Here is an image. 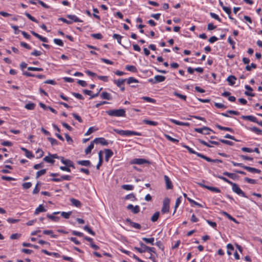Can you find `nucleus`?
Wrapping results in <instances>:
<instances>
[{
	"mask_svg": "<svg viewBox=\"0 0 262 262\" xmlns=\"http://www.w3.org/2000/svg\"><path fill=\"white\" fill-rule=\"evenodd\" d=\"M106 113L110 116L115 117H125V110L124 108L118 110H110L107 111Z\"/></svg>",
	"mask_w": 262,
	"mask_h": 262,
	"instance_id": "f257e3e1",
	"label": "nucleus"
},
{
	"mask_svg": "<svg viewBox=\"0 0 262 262\" xmlns=\"http://www.w3.org/2000/svg\"><path fill=\"white\" fill-rule=\"evenodd\" d=\"M140 245L142 248L135 247L134 249L140 253H144L146 251L153 253L156 252L155 248L154 247H148L143 243H140Z\"/></svg>",
	"mask_w": 262,
	"mask_h": 262,
	"instance_id": "f03ea898",
	"label": "nucleus"
},
{
	"mask_svg": "<svg viewBox=\"0 0 262 262\" xmlns=\"http://www.w3.org/2000/svg\"><path fill=\"white\" fill-rule=\"evenodd\" d=\"M114 131L120 135H125V136H130V135H136V136H141L142 134L141 133L132 131V130H119L117 129H114Z\"/></svg>",
	"mask_w": 262,
	"mask_h": 262,
	"instance_id": "7ed1b4c3",
	"label": "nucleus"
},
{
	"mask_svg": "<svg viewBox=\"0 0 262 262\" xmlns=\"http://www.w3.org/2000/svg\"><path fill=\"white\" fill-rule=\"evenodd\" d=\"M170 200L168 198H165L163 202V207L161 209L162 213H165L169 212Z\"/></svg>",
	"mask_w": 262,
	"mask_h": 262,
	"instance_id": "20e7f679",
	"label": "nucleus"
},
{
	"mask_svg": "<svg viewBox=\"0 0 262 262\" xmlns=\"http://www.w3.org/2000/svg\"><path fill=\"white\" fill-rule=\"evenodd\" d=\"M232 190L235 192L236 193H237V194L238 195H242V196L243 197H245V198H247V196L246 195V194L245 193V192H244L241 189V188L238 187V186L237 185V184H236V183H233L232 184Z\"/></svg>",
	"mask_w": 262,
	"mask_h": 262,
	"instance_id": "39448f33",
	"label": "nucleus"
},
{
	"mask_svg": "<svg viewBox=\"0 0 262 262\" xmlns=\"http://www.w3.org/2000/svg\"><path fill=\"white\" fill-rule=\"evenodd\" d=\"M60 159L61 160V162L66 165L68 167H72L73 168H75V166L74 165L73 162L71 161L70 160L68 159H64V157H60Z\"/></svg>",
	"mask_w": 262,
	"mask_h": 262,
	"instance_id": "423d86ee",
	"label": "nucleus"
},
{
	"mask_svg": "<svg viewBox=\"0 0 262 262\" xmlns=\"http://www.w3.org/2000/svg\"><path fill=\"white\" fill-rule=\"evenodd\" d=\"M132 164L141 165L145 163L150 164V162L144 159H134L132 161Z\"/></svg>",
	"mask_w": 262,
	"mask_h": 262,
	"instance_id": "0eeeda50",
	"label": "nucleus"
},
{
	"mask_svg": "<svg viewBox=\"0 0 262 262\" xmlns=\"http://www.w3.org/2000/svg\"><path fill=\"white\" fill-rule=\"evenodd\" d=\"M164 178L165 181L166 188L167 189H172L173 185L169 178L167 176L165 175Z\"/></svg>",
	"mask_w": 262,
	"mask_h": 262,
	"instance_id": "6e6552de",
	"label": "nucleus"
},
{
	"mask_svg": "<svg viewBox=\"0 0 262 262\" xmlns=\"http://www.w3.org/2000/svg\"><path fill=\"white\" fill-rule=\"evenodd\" d=\"M127 209L128 210H131L135 214H137L140 212V207L137 205L134 206L133 205L129 204L127 206Z\"/></svg>",
	"mask_w": 262,
	"mask_h": 262,
	"instance_id": "1a4fd4ad",
	"label": "nucleus"
},
{
	"mask_svg": "<svg viewBox=\"0 0 262 262\" xmlns=\"http://www.w3.org/2000/svg\"><path fill=\"white\" fill-rule=\"evenodd\" d=\"M93 142L95 143H100L103 145H107L108 142L107 141L103 138H97L94 139Z\"/></svg>",
	"mask_w": 262,
	"mask_h": 262,
	"instance_id": "9d476101",
	"label": "nucleus"
},
{
	"mask_svg": "<svg viewBox=\"0 0 262 262\" xmlns=\"http://www.w3.org/2000/svg\"><path fill=\"white\" fill-rule=\"evenodd\" d=\"M104 152L105 154V160L106 162H108L109 159L113 155V152L110 149H105Z\"/></svg>",
	"mask_w": 262,
	"mask_h": 262,
	"instance_id": "9b49d317",
	"label": "nucleus"
},
{
	"mask_svg": "<svg viewBox=\"0 0 262 262\" xmlns=\"http://www.w3.org/2000/svg\"><path fill=\"white\" fill-rule=\"evenodd\" d=\"M244 169L248 170V171H249L250 172L257 173H260L261 172V170L259 169H256L255 168H253V167H251L249 166H245V167H244Z\"/></svg>",
	"mask_w": 262,
	"mask_h": 262,
	"instance_id": "f8f14e48",
	"label": "nucleus"
},
{
	"mask_svg": "<svg viewBox=\"0 0 262 262\" xmlns=\"http://www.w3.org/2000/svg\"><path fill=\"white\" fill-rule=\"evenodd\" d=\"M194 130L198 133L203 134L204 133V131H211L212 132V130L210 128L204 126L202 128H194Z\"/></svg>",
	"mask_w": 262,
	"mask_h": 262,
	"instance_id": "ddd939ff",
	"label": "nucleus"
},
{
	"mask_svg": "<svg viewBox=\"0 0 262 262\" xmlns=\"http://www.w3.org/2000/svg\"><path fill=\"white\" fill-rule=\"evenodd\" d=\"M242 118L245 120H248L253 122H258V120L256 118L253 116H242Z\"/></svg>",
	"mask_w": 262,
	"mask_h": 262,
	"instance_id": "4468645a",
	"label": "nucleus"
},
{
	"mask_svg": "<svg viewBox=\"0 0 262 262\" xmlns=\"http://www.w3.org/2000/svg\"><path fill=\"white\" fill-rule=\"evenodd\" d=\"M236 80V78L233 75L229 76L227 79V81L228 82L229 84L231 85H233L235 84V81Z\"/></svg>",
	"mask_w": 262,
	"mask_h": 262,
	"instance_id": "2eb2a0df",
	"label": "nucleus"
},
{
	"mask_svg": "<svg viewBox=\"0 0 262 262\" xmlns=\"http://www.w3.org/2000/svg\"><path fill=\"white\" fill-rule=\"evenodd\" d=\"M165 77L162 75H156L155 76L154 82L156 83L163 82L165 80Z\"/></svg>",
	"mask_w": 262,
	"mask_h": 262,
	"instance_id": "dca6fc26",
	"label": "nucleus"
},
{
	"mask_svg": "<svg viewBox=\"0 0 262 262\" xmlns=\"http://www.w3.org/2000/svg\"><path fill=\"white\" fill-rule=\"evenodd\" d=\"M77 163L79 165L85 166H90L91 165V163L89 160L78 161Z\"/></svg>",
	"mask_w": 262,
	"mask_h": 262,
	"instance_id": "f3484780",
	"label": "nucleus"
},
{
	"mask_svg": "<svg viewBox=\"0 0 262 262\" xmlns=\"http://www.w3.org/2000/svg\"><path fill=\"white\" fill-rule=\"evenodd\" d=\"M100 96H101V98L103 99H106L108 100L112 99V97H111V95L106 92H102L101 93Z\"/></svg>",
	"mask_w": 262,
	"mask_h": 262,
	"instance_id": "a211bd4d",
	"label": "nucleus"
},
{
	"mask_svg": "<svg viewBox=\"0 0 262 262\" xmlns=\"http://www.w3.org/2000/svg\"><path fill=\"white\" fill-rule=\"evenodd\" d=\"M70 201L72 204L76 207H80L81 206V202L77 200H76L74 198H72L70 199Z\"/></svg>",
	"mask_w": 262,
	"mask_h": 262,
	"instance_id": "6ab92c4d",
	"label": "nucleus"
},
{
	"mask_svg": "<svg viewBox=\"0 0 262 262\" xmlns=\"http://www.w3.org/2000/svg\"><path fill=\"white\" fill-rule=\"evenodd\" d=\"M46 210L45 209L42 205H40L35 211L34 214L35 215L38 214L39 212H45Z\"/></svg>",
	"mask_w": 262,
	"mask_h": 262,
	"instance_id": "aec40b11",
	"label": "nucleus"
},
{
	"mask_svg": "<svg viewBox=\"0 0 262 262\" xmlns=\"http://www.w3.org/2000/svg\"><path fill=\"white\" fill-rule=\"evenodd\" d=\"M223 174L225 176H228L230 178L233 179V180L237 179L238 177V176H237L236 174L233 173H230V172H228L227 171L224 172L223 173Z\"/></svg>",
	"mask_w": 262,
	"mask_h": 262,
	"instance_id": "412c9836",
	"label": "nucleus"
},
{
	"mask_svg": "<svg viewBox=\"0 0 262 262\" xmlns=\"http://www.w3.org/2000/svg\"><path fill=\"white\" fill-rule=\"evenodd\" d=\"M126 80V79H119L118 80H115L114 83L117 85L118 87H121L122 85L124 84Z\"/></svg>",
	"mask_w": 262,
	"mask_h": 262,
	"instance_id": "4be33fe9",
	"label": "nucleus"
},
{
	"mask_svg": "<svg viewBox=\"0 0 262 262\" xmlns=\"http://www.w3.org/2000/svg\"><path fill=\"white\" fill-rule=\"evenodd\" d=\"M222 213L225 216H226L228 219H229L230 220L236 223H238V222L235 219H234V217H233L231 215H230L229 214H228L227 212H225V211H222Z\"/></svg>",
	"mask_w": 262,
	"mask_h": 262,
	"instance_id": "5701e85b",
	"label": "nucleus"
},
{
	"mask_svg": "<svg viewBox=\"0 0 262 262\" xmlns=\"http://www.w3.org/2000/svg\"><path fill=\"white\" fill-rule=\"evenodd\" d=\"M67 17L73 20L75 22H82V20L81 19H79L76 16L74 15H68Z\"/></svg>",
	"mask_w": 262,
	"mask_h": 262,
	"instance_id": "b1692460",
	"label": "nucleus"
},
{
	"mask_svg": "<svg viewBox=\"0 0 262 262\" xmlns=\"http://www.w3.org/2000/svg\"><path fill=\"white\" fill-rule=\"evenodd\" d=\"M143 241H144L145 243L147 244H150L151 245H154V241L155 239L154 237L151 238H146V237H143L142 238Z\"/></svg>",
	"mask_w": 262,
	"mask_h": 262,
	"instance_id": "393cba45",
	"label": "nucleus"
},
{
	"mask_svg": "<svg viewBox=\"0 0 262 262\" xmlns=\"http://www.w3.org/2000/svg\"><path fill=\"white\" fill-rule=\"evenodd\" d=\"M94 143L93 141L91 143V144L88 146V147L85 150V153L86 154H89L91 152L92 149L94 148Z\"/></svg>",
	"mask_w": 262,
	"mask_h": 262,
	"instance_id": "a878e982",
	"label": "nucleus"
},
{
	"mask_svg": "<svg viewBox=\"0 0 262 262\" xmlns=\"http://www.w3.org/2000/svg\"><path fill=\"white\" fill-rule=\"evenodd\" d=\"M215 126L219 129L222 130L229 131V132H233V129L231 128H229V127H223L219 124H216V125H215Z\"/></svg>",
	"mask_w": 262,
	"mask_h": 262,
	"instance_id": "bb28decb",
	"label": "nucleus"
},
{
	"mask_svg": "<svg viewBox=\"0 0 262 262\" xmlns=\"http://www.w3.org/2000/svg\"><path fill=\"white\" fill-rule=\"evenodd\" d=\"M35 104L34 103H29L26 104L25 107L29 110H33L35 108Z\"/></svg>",
	"mask_w": 262,
	"mask_h": 262,
	"instance_id": "cd10ccee",
	"label": "nucleus"
},
{
	"mask_svg": "<svg viewBox=\"0 0 262 262\" xmlns=\"http://www.w3.org/2000/svg\"><path fill=\"white\" fill-rule=\"evenodd\" d=\"M47 216L51 219V220L54 221V222H58L59 220V217L58 216H55L53 214H48L47 215Z\"/></svg>",
	"mask_w": 262,
	"mask_h": 262,
	"instance_id": "c85d7f7f",
	"label": "nucleus"
},
{
	"mask_svg": "<svg viewBox=\"0 0 262 262\" xmlns=\"http://www.w3.org/2000/svg\"><path fill=\"white\" fill-rule=\"evenodd\" d=\"M197 156L199 157H200L205 160H206L208 162H212V161H213V159H211V158L202 154H197Z\"/></svg>",
	"mask_w": 262,
	"mask_h": 262,
	"instance_id": "c756f323",
	"label": "nucleus"
},
{
	"mask_svg": "<svg viewBox=\"0 0 262 262\" xmlns=\"http://www.w3.org/2000/svg\"><path fill=\"white\" fill-rule=\"evenodd\" d=\"M159 215H160L159 212L157 211V212H155L153 214V215L152 216V217L151 218V221L153 222H156L159 217Z\"/></svg>",
	"mask_w": 262,
	"mask_h": 262,
	"instance_id": "7c9ffc66",
	"label": "nucleus"
},
{
	"mask_svg": "<svg viewBox=\"0 0 262 262\" xmlns=\"http://www.w3.org/2000/svg\"><path fill=\"white\" fill-rule=\"evenodd\" d=\"M126 80H127V83L128 84H130L132 83H138L139 82V81L137 79H136V78L132 77L128 78L127 79H126Z\"/></svg>",
	"mask_w": 262,
	"mask_h": 262,
	"instance_id": "2f4dec72",
	"label": "nucleus"
},
{
	"mask_svg": "<svg viewBox=\"0 0 262 262\" xmlns=\"http://www.w3.org/2000/svg\"><path fill=\"white\" fill-rule=\"evenodd\" d=\"M43 233L45 234H47V235H51V236L54 238H56L57 237V235H55V234H53V231L52 230H43Z\"/></svg>",
	"mask_w": 262,
	"mask_h": 262,
	"instance_id": "473e14b6",
	"label": "nucleus"
},
{
	"mask_svg": "<svg viewBox=\"0 0 262 262\" xmlns=\"http://www.w3.org/2000/svg\"><path fill=\"white\" fill-rule=\"evenodd\" d=\"M250 129L251 131H252L258 135H260L262 133V130L260 129H259L256 127H251V128H250Z\"/></svg>",
	"mask_w": 262,
	"mask_h": 262,
	"instance_id": "72a5a7b5",
	"label": "nucleus"
},
{
	"mask_svg": "<svg viewBox=\"0 0 262 262\" xmlns=\"http://www.w3.org/2000/svg\"><path fill=\"white\" fill-rule=\"evenodd\" d=\"M125 69L127 70L133 72H136L137 71V68L134 66H126Z\"/></svg>",
	"mask_w": 262,
	"mask_h": 262,
	"instance_id": "f704fd0d",
	"label": "nucleus"
},
{
	"mask_svg": "<svg viewBox=\"0 0 262 262\" xmlns=\"http://www.w3.org/2000/svg\"><path fill=\"white\" fill-rule=\"evenodd\" d=\"M206 189H207L211 191L217 192V193H219L221 192V190L216 187L207 186L206 187Z\"/></svg>",
	"mask_w": 262,
	"mask_h": 262,
	"instance_id": "c9c22d12",
	"label": "nucleus"
},
{
	"mask_svg": "<svg viewBox=\"0 0 262 262\" xmlns=\"http://www.w3.org/2000/svg\"><path fill=\"white\" fill-rule=\"evenodd\" d=\"M122 188L126 190H132L134 189V186L132 185H123L121 186Z\"/></svg>",
	"mask_w": 262,
	"mask_h": 262,
	"instance_id": "e433bc0d",
	"label": "nucleus"
},
{
	"mask_svg": "<svg viewBox=\"0 0 262 262\" xmlns=\"http://www.w3.org/2000/svg\"><path fill=\"white\" fill-rule=\"evenodd\" d=\"M43 161L51 164H53L55 162V161L53 159V158L48 156H46L43 158Z\"/></svg>",
	"mask_w": 262,
	"mask_h": 262,
	"instance_id": "4c0bfd02",
	"label": "nucleus"
},
{
	"mask_svg": "<svg viewBox=\"0 0 262 262\" xmlns=\"http://www.w3.org/2000/svg\"><path fill=\"white\" fill-rule=\"evenodd\" d=\"M46 173V169H41V170L37 171L36 173V178L38 179L39 177H40L42 175L45 174Z\"/></svg>",
	"mask_w": 262,
	"mask_h": 262,
	"instance_id": "58836bf2",
	"label": "nucleus"
},
{
	"mask_svg": "<svg viewBox=\"0 0 262 262\" xmlns=\"http://www.w3.org/2000/svg\"><path fill=\"white\" fill-rule=\"evenodd\" d=\"M125 199V200L130 199L133 201L137 200L135 195L133 193H130V194H129L126 195Z\"/></svg>",
	"mask_w": 262,
	"mask_h": 262,
	"instance_id": "ea45409f",
	"label": "nucleus"
},
{
	"mask_svg": "<svg viewBox=\"0 0 262 262\" xmlns=\"http://www.w3.org/2000/svg\"><path fill=\"white\" fill-rule=\"evenodd\" d=\"M143 122L146 124L151 125H153V126H156L158 124V122H155V121H150V120H144L143 121Z\"/></svg>",
	"mask_w": 262,
	"mask_h": 262,
	"instance_id": "a19ab883",
	"label": "nucleus"
},
{
	"mask_svg": "<svg viewBox=\"0 0 262 262\" xmlns=\"http://www.w3.org/2000/svg\"><path fill=\"white\" fill-rule=\"evenodd\" d=\"M217 178L223 180L224 182L230 184L232 185V184L233 183V182H232L231 181H230V180H229L228 179H227L225 177H224L223 176H216Z\"/></svg>",
	"mask_w": 262,
	"mask_h": 262,
	"instance_id": "79ce46f5",
	"label": "nucleus"
},
{
	"mask_svg": "<svg viewBox=\"0 0 262 262\" xmlns=\"http://www.w3.org/2000/svg\"><path fill=\"white\" fill-rule=\"evenodd\" d=\"M217 178L223 180L224 182L230 184L232 185V184L233 183V182H232L231 181H230V180H229L228 179H227L225 177H224L223 176H216Z\"/></svg>",
	"mask_w": 262,
	"mask_h": 262,
	"instance_id": "37998d69",
	"label": "nucleus"
},
{
	"mask_svg": "<svg viewBox=\"0 0 262 262\" xmlns=\"http://www.w3.org/2000/svg\"><path fill=\"white\" fill-rule=\"evenodd\" d=\"M183 147H185V148H186L189 151V152L191 154H195L196 155H197V154H200V153L195 151L194 150H193L191 148H190V147H189L187 145H183Z\"/></svg>",
	"mask_w": 262,
	"mask_h": 262,
	"instance_id": "c03bdc74",
	"label": "nucleus"
},
{
	"mask_svg": "<svg viewBox=\"0 0 262 262\" xmlns=\"http://www.w3.org/2000/svg\"><path fill=\"white\" fill-rule=\"evenodd\" d=\"M72 214V211H70V212H62L61 213V215L65 218V219H69L70 215Z\"/></svg>",
	"mask_w": 262,
	"mask_h": 262,
	"instance_id": "a18cd8bd",
	"label": "nucleus"
},
{
	"mask_svg": "<svg viewBox=\"0 0 262 262\" xmlns=\"http://www.w3.org/2000/svg\"><path fill=\"white\" fill-rule=\"evenodd\" d=\"M142 99L146 101L147 102H149L155 103L156 102V100L155 99L150 98L149 97L144 96L142 97Z\"/></svg>",
	"mask_w": 262,
	"mask_h": 262,
	"instance_id": "49530a36",
	"label": "nucleus"
},
{
	"mask_svg": "<svg viewBox=\"0 0 262 262\" xmlns=\"http://www.w3.org/2000/svg\"><path fill=\"white\" fill-rule=\"evenodd\" d=\"M25 14L29 19L31 20L32 21L35 23H38L37 20L32 16H31L29 13L26 12Z\"/></svg>",
	"mask_w": 262,
	"mask_h": 262,
	"instance_id": "de8ad7c7",
	"label": "nucleus"
},
{
	"mask_svg": "<svg viewBox=\"0 0 262 262\" xmlns=\"http://www.w3.org/2000/svg\"><path fill=\"white\" fill-rule=\"evenodd\" d=\"M28 70L30 71H42L43 69L39 68L29 67L28 68Z\"/></svg>",
	"mask_w": 262,
	"mask_h": 262,
	"instance_id": "09e8293b",
	"label": "nucleus"
},
{
	"mask_svg": "<svg viewBox=\"0 0 262 262\" xmlns=\"http://www.w3.org/2000/svg\"><path fill=\"white\" fill-rule=\"evenodd\" d=\"M84 230L88 231L90 234H92V235H95V233L91 229V228H90L88 226H85L83 228Z\"/></svg>",
	"mask_w": 262,
	"mask_h": 262,
	"instance_id": "8fccbe9b",
	"label": "nucleus"
},
{
	"mask_svg": "<svg viewBox=\"0 0 262 262\" xmlns=\"http://www.w3.org/2000/svg\"><path fill=\"white\" fill-rule=\"evenodd\" d=\"M113 37L114 39H116L117 40L119 44H121V38L122 37L121 35L117 34H114Z\"/></svg>",
	"mask_w": 262,
	"mask_h": 262,
	"instance_id": "3c124183",
	"label": "nucleus"
},
{
	"mask_svg": "<svg viewBox=\"0 0 262 262\" xmlns=\"http://www.w3.org/2000/svg\"><path fill=\"white\" fill-rule=\"evenodd\" d=\"M173 94L175 96H177L178 97H179V98H181V99H183L184 100H186V96L182 95V94H181L180 93H178L177 92H174L173 93Z\"/></svg>",
	"mask_w": 262,
	"mask_h": 262,
	"instance_id": "603ef678",
	"label": "nucleus"
},
{
	"mask_svg": "<svg viewBox=\"0 0 262 262\" xmlns=\"http://www.w3.org/2000/svg\"><path fill=\"white\" fill-rule=\"evenodd\" d=\"M256 68V64L255 63H252L250 66L247 65L245 69L248 71H250L251 70L252 68L255 69Z\"/></svg>",
	"mask_w": 262,
	"mask_h": 262,
	"instance_id": "864d4df0",
	"label": "nucleus"
},
{
	"mask_svg": "<svg viewBox=\"0 0 262 262\" xmlns=\"http://www.w3.org/2000/svg\"><path fill=\"white\" fill-rule=\"evenodd\" d=\"M48 139L51 142L52 145H57L58 143V141L56 139H54L53 138L48 137Z\"/></svg>",
	"mask_w": 262,
	"mask_h": 262,
	"instance_id": "5fc2aeb1",
	"label": "nucleus"
},
{
	"mask_svg": "<svg viewBox=\"0 0 262 262\" xmlns=\"http://www.w3.org/2000/svg\"><path fill=\"white\" fill-rule=\"evenodd\" d=\"M244 180L245 181L249 183H250V184H256L257 183L256 181L255 180H254V179H250V178H245L244 179Z\"/></svg>",
	"mask_w": 262,
	"mask_h": 262,
	"instance_id": "6e6d98bb",
	"label": "nucleus"
},
{
	"mask_svg": "<svg viewBox=\"0 0 262 262\" xmlns=\"http://www.w3.org/2000/svg\"><path fill=\"white\" fill-rule=\"evenodd\" d=\"M165 137L166 138V139H167L168 140L172 142H174V143H178L179 142V140L176 139H174V138H172L171 137H170L169 135H165Z\"/></svg>",
	"mask_w": 262,
	"mask_h": 262,
	"instance_id": "4d7b16f0",
	"label": "nucleus"
},
{
	"mask_svg": "<svg viewBox=\"0 0 262 262\" xmlns=\"http://www.w3.org/2000/svg\"><path fill=\"white\" fill-rule=\"evenodd\" d=\"M181 196L178 198L176 200L175 206H174V211L173 213H174L176 212L177 208L178 207L180 204L181 203Z\"/></svg>",
	"mask_w": 262,
	"mask_h": 262,
	"instance_id": "13d9d810",
	"label": "nucleus"
},
{
	"mask_svg": "<svg viewBox=\"0 0 262 262\" xmlns=\"http://www.w3.org/2000/svg\"><path fill=\"white\" fill-rule=\"evenodd\" d=\"M54 42L55 43L59 46L62 47L63 46V41L60 39L55 38L54 39Z\"/></svg>",
	"mask_w": 262,
	"mask_h": 262,
	"instance_id": "bf43d9fd",
	"label": "nucleus"
},
{
	"mask_svg": "<svg viewBox=\"0 0 262 262\" xmlns=\"http://www.w3.org/2000/svg\"><path fill=\"white\" fill-rule=\"evenodd\" d=\"M219 140L222 143L229 145L232 146V145H233V144H234L233 142H232L230 141H229V140H224V139H220Z\"/></svg>",
	"mask_w": 262,
	"mask_h": 262,
	"instance_id": "052dcab7",
	"label": "nucleus"
},
{
	"mask_svg": "<svg viewBox=\"0 0 262 262\" xmlns=\"http://www.w3.org/2000/svg\"><path fill=\"white\" fill-rule=\"evenodd\" d=\"M32 186L31 182H26L23 184V187L24 189H27L30 188Z\"/></svg>",
	"mask_w": 262,
	"mask_h": 262,
	"instance_id": "680f3d73",
	"label": "nucleus"
},
{
	"mask_svg": "<svg viewBox=\"0 0 262 262\" xmlns=\"http://www.w3.org/2000/svg\"><path fill=\"white\" fill-rule=\"evenodd\" d=\"M91 36L96 39H101L102 38V35L100 33L92 34Z\"/></svg>",
	"mask_w": 262,
	"mask_h": 262,
	"instance_id": "e2e57ef3",
	"label": "nucleus"
},
{
	"mask_svg": "<svg viewBox=\"0 0 262 262\" xmlns=\"http://www.w3.org/2000/svg\"><path fill=\"white\" fill-rule=\"evenodd\" d=\"M210 15L212 18L215 19L216 20H218L220 22L221 21V18L219 17V16L217 14L212 12H210Z\"/></svg>",
	"mask_w": 262,
	"mask_h": 262,
	"instance_id": "0e129e2a",
	"label": "nucleus"
},
{
	"mask_svg": "<svg viewBox=\"0 0 262 262\" xmlns=\"http://www.w3.org/2000/svg\"><path fill=\"white\" fill-rule=\"evenodd\" d=\"M72 94L80 100H83L84 99L83 97L80 94L73 92Z\"/></svg>",
	"mask_w": 262,
	"mask_h": 262,
	"instance_id": "69168bd1",
	"label": "nucleus"
},
{
	"mask_svg": "<svg viewBox=\"0 0 262 262\" xmlns=\"http://www.w3.org/2000/svg\"><path fill=\"white\" fill-rule=\"evenodd\" d=\"M20 236H21L20 234L14 233V234H12L10 236V238L11 239H18V238H19L20 237Z\"/></svg>",
	"mask_w": 262,
	"mask_h": 262,
	"instance_id": "338daca9",
	"label": "nucleus"
},
{
	"mask_svg": "<svg viewBox=\"0 0 262 262\" xmlns=\"http://www.w3.org/2000/svg\"><path fill=\"white\" fill-rule=\"evenodd\" d=\"M131 226L136 229H140L141 228V226L139 224L135 222L131 223Z\"/></svg>",
	"mask_w": 262,
	"mask_h": 262,
	"instance_id": "774afa93",
	"label": "nucleus"
}]
</instances>
